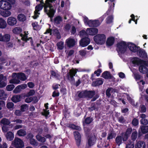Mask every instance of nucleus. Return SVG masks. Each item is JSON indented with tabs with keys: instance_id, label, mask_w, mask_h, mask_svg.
Instances as JSON below:
<instances>
[{
	"instance_id": "1",
	"label": "nucleus",
	"mask_w": 148,
	"mask_h": 148,
	"mask_svg": "<svg viewBox=\"0 0 148 148\" xmlns=\"http://www.w3.org/2000/svg\"><path fill=\"white\" fill-rule=\"evenodd\" d=\"M56 0H46L45 3H44L43 0H36L37 1H40V4L36 6L35 7L34 14L32 17L34 19H36L39 16L40 13L38 12L44 7L45 12L51 18H52L55 12V10L54 9L52 6V3Z\"/></svg>"
},
{
	"instance_id": "2",
	"label": "nucleus",
	"mask_w": 148,
	"mask_h": 148,
	"mask_svg": "<svg viewBox=\"0 0 148 148\" xmlns=\"http://www.w3.org/2000/svg\"><path fill=\"white\" fill-rule=\"evenodd\" d=\"M114 1V0H105V2L108 1V4H111V5L106 13L99 18L101 22H99L98 20H89L86 17L84 16V21L85 24L88 25L89 27H97L99 26L105 17L106 14L108 15L113 13L115 5L114 3H113Z\"/></svg>"
},
{
	"instance_id": "3",
	"label": "nucleus",
	"mask_w": 148,
	"mask_h": 148,
	"mask_svg": "<svg viewBox=\"0 0 148 148\" xmlns=\"http://www.w3.org/2000/svg\"><path fill=\"white\" fill-rule=\"evenodd\" d=\"M127 46L130 51L134 52H139V55L140 57H146L147 54L145 51L143 50L140 49L139 47H137L134 44L131 43H127Z\"/></svg>"
},
{
	"instance_id": "4",
	"label": "nucleus",
	"mask_w": 148,
	"mask_h": 148,
	"mask_svg": "<svg viewBox=\"0 0 148 148\" xmlns=\"http://www.w3.org/2000/svg\"><path fill=\"white\" fill-rule=\"evenodd\" d=\"M127 43L124 41H121L117 45L116 50L119 53H124L127 49Z\"/></svg>"
},
{
	"instance_id": "5",
	"label": "nucleus",
	"mask_w": 148,
	"mask_h": 148,
	"mask_svg": "<svg viewBox=\"0 0 148 148\" xmlns=\"http://www.w3.org/2000/svg\"><path fill=\"white\" fill-rule=\"evenodd\" d=\"M95 42L97 44L102 45L105 42L106 36L103 34H98L94 37Z\"/></svg>"
},
{
	"instance_id": "6",
	"label": "nucleus",
	"mask_w": 148,
	"mask_h": 148,
	"mask_svg": "<svg viewBox=\"0 0 148 148\" xmlns=\"http://www.w3.org/2000/svg\"><path fill=\"white\" fill-rule=\"evenodd\" d=\"M12 8V5L10 3L4 0L0 1V8L5 10H10Z\"/></svg>"
},
{
	"instance_id": "7",
	"label": "nucleus",
	"mask_w": 148,
	"mask_h": 148,
	"mask_svg": "<svg viewBox=\"0 0 148 148\" xmlns=\"http://www.w3.org/2000/svg\"><path fill=\"white\" fill-rule=\"evenodd\" d=\"M12 145L17 148H22L24 146L23 141L20 139L15 137L12 143Z\"/></svg>"
},
{
	"instance_id": "8",
	"label": "nucleus",
	"mask_w": 148,
	"mask_h": 148,
	"mask_svg": "<svg viewBox=\"0 0 148 148\" xmlns=\"http://www.w3.org/2000/svg\"><path fill=\"white\" fill-rule=\"evenodd\" d=\"M11 77L12 79L9 80L10 83L14 84H18L20 83V81L18 78L17 73H13Z\"/></svg>"
},
{
	"instance_id": "9",
	"label": "nucleus",
	"mask_w": 148,
	"mask_h": 148,
	"mask_svg": "<svg viewBox=\"0 0 148 148\" xmlns=\"http://www.w3.org/2000/svg\"><path fill=\"white\" fill-rule=\"evenodd\" d=\"M140 64L139 68V71L143 74L147 73L148 72V69L145 66L147 65L148 66V64H147L146 62L144 61Z\"/></svg>"
},
{
	"instance_id": "10",
	"label": "nucleus",
	"mask_w": 148,
	"mask_h": 148,
	"mask_svg": "<svg viewBox=\"0 0 148 148\" xmlns=\"http://www.w3.org/2000/svg\"><path fill=\"white\" fill-rule=\"evenodd\" d=\"M77 41V40H75L72 38H69L66 40L65 43L68 47H71L74 46Z\"/></svg>"
},
{
	"instance_id": "11",
	"label": "nucleus",
	"mask_w": 148,
	"mask_h": 148,
	"mask_svg": "<svg viewBox=\"0 0 148 148\" xmlns=\"http://www.w3.org/2000/svg\"><path fill=\"white\" fill-rule=\"evenodd\" d=\"M17 23L16 18L13 16H10L8 18L7 23L10 26H14Z\"/></svg>"
},
{
	"instance_id": "12",
	"label": "nucleus",
	"mask_w": 148,
	"mask_h": 148,
	"mask_svg": "<svg viewBox=\"0 0 148 148\" xmlns=\"http://www.w3.org/2000/svg\"><path fill=\"white\" fill-rule=\"evenodd\" d=\"M7 77L2 74L0 75V88L5 87L7 84Z\"/></svg>"
},
{
	"instance_id": "13",
	"label": "nucleus",
	"mask_w": 148,
	"mask_h": 148,
	"mask_svg": "<svg viewBox=\"0 0 148 148\" xmlns=\"http://www.w3.org/2000/svg\"><path fill=\"white\" fill-rule=\"evenodd\" d=\"M121 97L123 98L122 99H120V100H122V103L124 104H125V102L123 99L126 97L127 100L130 101V102L131 103V104L133 106H135L136 105L134 104V102L133 100H132V99L131 98V97H130L129 96H128L127 94L125 93H123L122 95V96ZM137 103H136V105H137Z\"/></svg>"
},
{
	"instance_id": "14",
	"label": "nucleus",
	"mask_w": 148,
	"mask_h": 148,
	"mask_svg": "<svg viewBox=\"0 0 148 148\" xmlns=\"http://www.w3.org/2000/svg\"><path fill=\"white\" fill-rule=\"evenodd\" d=\"M77 70H75L74 69L70 70L69 73L68 74V78L69 80L73 81L74 80L73 76L76 73Z\"/></svg>"
},
{
	"instance_id": "15",
	"label": "nucleus",
	"mask_w": 148,
	"mask_h": 148,
	"mask_svg": "<svg viewBox=\"0 0 148 148\" xmlns=\"http://www.w3.org/2000/svg\"><path fill=\"white\" fill-rule=\"evenodd\" d=\"M98 32V29L95 28H88L86 29V33L87 34L90 35H95Z\"/></svg>"
},
{
	"instance_id": "16",
	"label": "nucleus",
	"mask_w": 148,
	"mask_h": 148,
	"mask_svg": "<svg viewBox=\"0 0 148 148\" xmlns=\"http://www.w3.org/2000/svg\"><path fill=\"white\" fill-rule=\"evenodd\" d=\"M90 42V40L88 38H84L79 42L80 45L84 47L88 45Z\"/></svg>"
},
{
	"instance_id": "17",
	"label": "nucleus",
	"mask_w": 148,
	"mask_h": 148,
	"mask_svg": "<svg viewBox=\"0 0 148 148\" xmlns=\"http://www.w3.org/2000/svg\"><path fill=\"white\" fill-rule=\"evenodd\" d=\"M51 32V29H49L47 30V31L44 33V34L41 38L43 39L44 38L45 41L46 42L49 40L50 37L49 36L51 34L50 33Z\"/></svg>"
},
{
	"instance_id": "18",
	"label": "nucleus",
	"mask_w": 148,
	"mask_h": 148,
	"mask_svg": "<svg viewBox=\"0 0 148 148\" xmlns=\"http://www.w3.org/2000/svg\"><path fill=\"white\" fill-rule=\"evenodd\" d=\"M74 134L77 144L78 146H79L81 143V135L77 131H75L74 132Z\"/></svg>"
},
{
	"instance_id": "19",
	"label": "nucleus",
	"mask_w": 148,
	"mask_h": 148,
	"mask_svg": "<svg viewBox=\"0 0 148 148\" xmlns=\"http://www.w3.org/2000/svg\"><path fill=\"white\" fill-rule=\"evenodd\" d=\"M96 139V137L95 136H93L89 137L88 139V143L90 147L92 146L95 144Z\"/></svg>"
},
{
	"instance_id": "20",
	"label": "nucleus",
	"mask_w": 148,
	"mask_h": 148,
	"mask_svg": "<svg viewBox=\"0 0 148 148\" xmlns=\"http://www.w3.org/2000/svg\"><path fill=\"white\" fill-rule=\"evenodd\" d=\"M28 34V32H25L24 35L21 34L22 39L24 41H30L32 44V41L31 38H27V35Z\"/></svg>"
},
{
	"instance_id": "21",
	"label": "nucleus",
	"mask_w": 148,
	"mask_h": 148,
	"mask_svg": "<svg viewBox=\"0 0 148 148\" xmlns=\"http://www.w3.org/2000/svg\"><path fill=\"white\" fill-rule=\"evenodd\" d=\"M136 142L135 148H145V145L144 142L140 141H136Z\"/></svg>"
},
{
	"instance_id": "22",
	"label": "nucleus",
	"mask_w": 148,
	"mask_h": 148,
	"mask_svg": "<svg viewBox=\"0 0 148 148\" xmlns=\"http://www.w3.org/2000/svg\"><path fill=\"white\" fill-rule=\"evenodd\" d=\"M81 94H86V97L91 98L95 95V92L93 91H83V92L79 95L80 96Z\"/></svg>"
},
{
	"instance_id": "23",
	"label": "nucleus",
	"mask_w": 148,
	"mask_h": 148,
	"mask_svg": "<svg viewBox=\"0 0 148 148\" xmlns=\"http://www.w3.org/2000/svg\"><path fill=\"white\" fill-rule=\"evenodd\" d=\"M5 136L7 140L9 141L12 140L14 137V133L10 131L7 132L5 134Z\"/></svg>"
},
{
	"instance_id": "24",
	"label": "nucleus",
	"mask_w": 148,
	"mask_h": 148,
	"mask_svg": "<svg viewBox=\"0 0 148 148\" xmlns=\"http://www.w3.org/2000/svg\"><path fill=\"white\" fill-rule=\"evenodd\" d=\"M132 62L134 66L142 63L144 61H142L137 58H134L132 60Z\"/></svg>"
},
{
	"instance_id": "25",
	"label": "nucleus",
	"mask_w": 148,
	"mask_h": 148,
	"mask_svg": "<svg viewBox=\"0 0 148 148\" xmlns=\"http://www.w3.org/2000/svg\"><path fill=\"white\" fill-rule=\"evenodd\" d=\"M7 26V24L6 21L2 18H0V29L5 28Z\"/></svg>"
},
{
	"instance_id": "26",
	"label": "nucleus",
	"mask_w": 148,
	"mask_h": 148,
	"mask_svg": "<svg viewBox=\"0 0 148 148\" xmlns=\"http://www.w3.org/2000/svg\"><path fill=\"white\" fill-rule=\"evenodd\" d=\"M114 42V38L113 37H108L106 42V45L109 47L112 45Z\"/></svg>"
},
{
	"instance_id": "27",
	"label": "nucleus",
	"mask_w": 148,
	"mask_h": 148,
	"mask_svg": "<svg viewBox=\"0 0 148 148\" xmlns=\"http://www.w3.org/2000/svg\"><path fill=\"white\" fill-rule=\"evenodd\" d=\"M0 14L3 16L7 17L10 16L11 14V12L9 10L1 11L0 10Z\"/></svg>"
},
{
	"instance_id": "28",
	"label": "nucleus",
	"mask_w": 148,
	"mask_h": 148,
	"mask_svg": "<svg viewBox=\"0 0 148 148\" xmlns=\"http://www.w3.org/2000/svg\"><path fill=\"white\" fill-rule=\"evenodd\" d=\"M103 82V79L100 78H99L95 82H93L92 85L93 86H98L102 84Z\"/></svg>"
},
{
	"instance_id": "29",
	"label": "nucleus",
	"mask_w": 148,
	"mask_h": 148,
	"mask_svg": "<svg viewBox=\"0 0 148 148\" xmlns=\"http://www.w3.org/2000/svg\"><path fill=\"white\" fill-rule=\"evenodd\" d=\"M7 97V94L3 90H0V99H5Z\"/></svg>"
},
{
	"instance_id": "30",
	"label": "nucleus",
	"mask_w": 148,
	"mask_h": 148,
	"mask_svg": "<svg viewBox=\"0 0 148 148\" xmlns=\"http://www.w3.org/2000/svg\"><path fill=\"white\" fill-rule=\"evenodd\" d=\"M140 129L141 132L143 134L148 132V126L142 125L140 127Z\"/></svg>"
},
{
	"instance_id": "31",
	"label": "nucleus",
	"mask_w": 148,
	"mask_h": 148,
	"mask_svg": "<svg viewBox=\"0 0 148 148\" xmlns=\"http://www.w3.org/2000/svg\"><path fill=\"white\" fill-rule=\"evenodd\" d=\"M17 74H18V78L19 80L24 81L27 79L26 76L24 74L21 73H18Z\"/></svg>"
},
{
	"instance_id": "32",
	"label": "nucleus",
	"mask_w": 148,
	"mask_h": 148,
	"mask_svg": "<svg viewBox=\"0 0 148 148\" xmlns=\"http://www.w3.org/2000/svg\"><path fill=\"white\" fill-rule=\"evenodd\" d=\"M62 21V18L60 16L56 17L54 20L55 24L57 25L60 24Z\"/></svg>"
},
{
	"instance_id": "33",
	"label": "nucleus",
	"mask_w": 148,
	"mask_h": 148,
	"mask_svg": "<svg viewBox=\"0 0 148 148\" xmlns=\"http://www.w3.org/2000/svg\"><path fill=\"white\" fill-rule=\"evenodd\" d=\"M10 123V121L6 118L2 119L0 121L1 124L4 125H8Z\"/></svg>"
},
{
	"instance_id": "34",
	"label": "nucleus",
	"mask_w": 148,
	"mask_h": 148,
	"mask_svg": "<svg viewBox=\"0 0 148 148\" xmlns=\"http://www.w3.org/2000/svg\"><path fill=\"white\" fill-rule=\"evenodd\" d=\"M3 42H7L10 40V36L9 34H5L3 35Z\"/></svg>"
},
{
	"instance_id": "35",
	"label": "nucleus",
	"mask_w": 148,
	"mask_h": 148,
	"mask_svg": "<svg viewBox=\"0 0 148 148\" xmlns=\"http://www.w3.org/2000/svg\"><path fill=\"white\" fill-rule=\"evenodd\" d=\"M17 19L20 21H24L26 19L25 16L23 14H20L17 16Z\"/></svg>"
},
{
	"instance_id": "36",
	"label": "nucleus",
	"mask_w": 148,
	"mask_h": 148,
	"mask_svg": "<svg viewBox=\"0 0 148 148\" xmlns=\"http://www.w3.org/2000/svg\"><path fill=\"white\" fill-rule=\"evenodd\" d=\"M21 97L20 95H14L12 98V101L14 102H17L20 101Z\"/></svg>"
},
{
	"instance_id": "37",
	"label": "nucleus",
	"mask_w": 148,
	"mask_h": 148,
	"mask_svg": "<svg viewBox=\"0 0 148 148\" xmlns=\"http://www.w3.org/2000/svg\"><path fill=\"white\" fill-rule=\"evenodd\" d=\"M36 138L38 141L42 143H44L46 141L45 138L42 137L39 134H38L36 136Z\"/></svg>"
},
{
	"instance_id": "38",
	"label": "nucleus",
	"mask_w": 148,
	"mask_h": 148,
	"mask_svg": "<svg viewBox=\"0 0 148 148\" xmlns=\"http://www.w3.org/2000/svg\"><path fill=\"white\" fill-rule=\"evenodd\" d=\"M102 77L106 79H109L111 77L109 72L107 71H105L103 73L102 75Z\"/></svg>"
},
{
	"instance_id": "39",
	"label": "nucleus",
	"mask_w": 148,
	"mask_h": 148,
	"mask_svg": "<svg viewBox=\"0 0 148 148\" xmlns=\"http://www.w3.org/2000/svg\"><path fill=\"white\" fill-rule=\"evenodd\" d=\"M57 45L59 49L62 50L64 47V42L62 41L58 42L57 44Z\"/></svg>"
},
{
	"instance_id": "40",
	"label": "nucleus",
	"mask_w": 148,
	"mask_h": 148,
	"mask_svg": "<svg viewBox=\"0 0 148 148\" xmlns=\"http://www.w3.org/2000/svg\"><path fill=\"white\" fill-rule=\"evenodd\" d=\"M21 28L19 27H16L12 30L13 33L16 34H20L21 32Z\"/></svg>"
},
{
	"instance_id": "41",
	"label": "nucleus",
	"mask_w": 148,
	"mask_h": 148,
	"mask_svg": "<svg viewBox=\"0 0 148 148\" xmlns=\"http://www.w3.org/2000/svg\"><path fill=\"white\" fill-rule=\"evenodd\" d=\"M116 135V134L113 131H111L110 133L108 134V139H112L113 138L115 137Z\"/></svg>"
},
{
	"instance_id": "42",
	"label": "nucleus",
	"mask_w": 148,
	"mask_h": 148,
	"mask_svg": "<svg viewBox=\"0 0 148 148\" xmlns=\"http://www.w3.org/2000/svg\"><path fill=\"white\" fill-rule=\"evenodd\" d=\"M17 134L19 136H23L26 134V132L24 130L21 129L17 131Z\"/></svg>"
},
{
	"instance_id": "43",
	"label": "nucleus",
	"mask_w": 148,
	"mask_h": 148,
	"mask_svg": "<svg viewBox=\"0 0 148 148\" xmlns=\"http://www.w3.org/2000/svg\"><path fill=\"white\" fill-rule=\"evenodd\" d=\"M137 132L136 130H135L132 133L131 135L132 139L134 141L136 140L137 137Z\"/></svg>"
},
{
	"instance_id": "44",
	"label": "nucleus",
	"mask_w": 148,
	"mask_h": 148,
	"mask_svg": "<svg viewBox=\"0 0 148 148\" xmlns=\"http://www.w3.org/2000/svg\"><path fill=\"white\" fill-rule=\"evenodd\" d=\"M113 16H109L106 19V22L107 23H110L113 22Z\"/></svg>"
},
{
	"instance_id": "45",
	"label": "nucleus",
	"mask_w": 148,
	"mask_h": 148,
	"mask_svg": "<svg viewBox=\"0 0 148 148\" xmlns=\"http://www.w3.org/2000/svg\"><path fill=\"white\" fill-rule=\"evenodd\" d=\"M48 103H46V104H45V106L46 108V110H44V112H43V113L46 116H47L49 114V112L48 110H47L48 109Z\"/></svg>"
},
{
	"instance_id": "46",
	"label": "nucleus",
	"mask_w": 148,
	"mask_h": 148,
	"mask_svg": "<svg viewBox=\"0 0 148 148\" xmlns=\"http://www.w3.org/2000/svg\"><path fill=\"white\" fill-rule=\"evenodd\" d=\"M35 93V92L34 90H31L27 93L24 96V97H25L32 96Z\"/></svg>"
},
{
	"instance_id": "47",
	"label": "nucleus",
	"mask_w": 148,
	"mask_h": 148,
	"mask_svg": "<svg viewBox=\"0 0 148 148\" xmlns=\"http://www.w3.org/2000/svg\"><path fill=\"white\" fill-rule=\"evenodd\" d=\"M116 141L118 145H119L122 142V138L121 136H118L116 139Z\"/></svg>"
},
{
	"instance_id": "48",
	"label": "nucleus",
	"mask_w": 148,
	"mask_h": 148,
	"mask_svg": "<svg viewBox=\"0 0 148 148\" xmlns=\"http://www.w3.org/2000/svg\"><path fill=\"white\" fill-rule=\"evenodd\" d=\"M21 110L22 112H24L28 109V106L27 104H24L21 106Z\"/></svg>"
},
{
	"instance_id": "49",
	"label": "nucleus",
	"mask_w": 148,
	"mask_h": 148,
	"mask_svg": "<svg viewBox=\"0 0 148 148\" xmlns=\"http://www.w3.org/2000/svg\"><path fill=\"white\" fill-rule=\"evenodd\" d=\"M114 90L113 88H109L106 91V94L107 96L109 97Z\"/></svg>"
},
{
	"instance_id": "50",
	"label": "nucleus",
	"mask_w": 148,
	"mask_h": 148,
	"mask_svg": "<svg viewBox=\"0 0 148 148\" xmlns=\"http://www.w3.org/2000/svg\"><path fill=\"white\" fill-rule=\"evenodd\" d=\"M14 87L15 86L14 85L10 84L7 86L6 89L8 91H11L14 88Z\"/></svg>"
},
{
	"instance_id": "51",
	"label": "nucleus",
	"mask_w": 148,
	"mask_h": 148,
	"mask_svg": "<svg viewBox=\"0 0 148 148\" xmlns=\"http://www.w3.org/2000/svg\"><path fill=\"white\" fill-rule=\"evenodd\" d=\"M32 26L34 30H38L39 29V26H38V23L35 22L32 24Z\"/></svg>"
},
{
	"instance_id": "52",
	"label": "nucleus",
	"mask_w": 148,
	"mask_h": 148,
	"mask_svg": "<svg viewBox=\"0 0 148 148\" xmlns=\"http://www.w3.org/2000/svg\"><path fill=\"white\" fill-rule=\"evenodd\" d=\"M134 143L133 142H130L126 146V148H134Z\"/></svg>"
},
{
	"instance_id": "53",
	"label": "nucleus",
	"mask_w": 148,
	"mask_h": 148,
	"mask_svg": "<svg viewBox=\"0 0 148 148\" xmlns=\"http://www.w3.org/2000/svg\"><path fill=\"white\" fill-rule=\"evenodd\" d=\"M69 127L72 129H76L77 130H80L81 129L80 127L75 126L74 125L71 124L69 125Z\"/></svg>"
},
{
	"instance_id": "54",
	"label": "nucleus",
	"mask_w": 148,
	"mask_h": 148,
	"mask_svg": "<svg viewBox=\"0 0 148 148\" xmlns=\"http://www.w3.org/2000/svg\"><path fill=\"white\" fill-rule=\"evenodd\" d=\"M86 53V51L85 50H81L79 51V54L82 57L84 56Z\"/></svg>"
},
{
	"instance_id": "55",
	"label": "nucleus",
	"mask_w": 148,
	"mask_h": 148,
	"mask_svg": "<svg viewBox=\"0 0 148 148\" xmlns=\"http://www.w3.org/2000/svg\"><path fill=\"white\" fill-rule=\"evenodd\" d=\"M86 35H87L86 33V31L85 32L84 30H81L79 32V35L82 37L86 36Z\"/></svg>"
},
{
	"instance_id": "56",
	"label": "nucleus",
	"mask_w": 148,
	"mask_h": 148,
	"mask_svg": "<svg viewBox=\"0 0 148 148\" xmlns=\"http://www.w3.org/2000/svg\"><path fill=\"white\" fill-rule=\"evenodd\" d=\"M51 73L52 75L56 78L58 79L60 77V75L58 73H56L53 71H52Z\"/></svg>"
},
{
	"instance_id": "57",
	"label": "nucleus",
	"mask_w": 148,
	"mask_h": 148,
	"mask_svg": "<svg viewBox=\"0 0 148 148\" xmlns=\"http://www.w3.org/2000/svg\"><path fill=\"white\" fill-rule=\"evenodd\" d=\"M21 90L19 85L17 86L13 91V92L15 93H17Z\"/></svg>"
},
{
	"instance_id": "58",
	"label": "nucleus",
	"mask_w": 148,
	"mask_h": 148,
	"mask_svg": "<svg viewBox=\"0 0 148 148\" xmlns=\"http://www.w3.org/2000/svg\"><path fill=\"white\" fill-rule=\"evenodd\" d=\"M30 143L33 145L37 146V143L36 140L33 139H30Z\"/></svg>"
},
{
	"instance_id": "59",
	"label": "nucleus",
	"mask_w": 148,
	"mask_h": 148,
	"mask_svg": "<svg viewBox=\"0 0 148 148\" xmlns=\"http://www.w3.org/2000/svg\"><path fill=\"white\" fill-rule=\"evenodd\" d=\"M140 122L141 124L143 125H147L148 123V121L145 119H141Z\"/></svg>"
},
{
	"instance_id": "60",
	"label": "nucleus",
	"mask_w": 148,
	"mask_h": 148,
	"mask_svg": "<svg viewBox=\"0 0 148 148\" xmlns=\"http://www.w3.org/2000/svg\"><path fill=\"white\" fill-rule=\"evenodd\" d=\"M27 85L28 87L30 88H33L35 86V84L32 82H28Z\"/></svg>"
},
{
	"instance_id": "61",
	"label": "nucleus",
	"mask_w": 148,
	"mask_h": 148,
	"mask_svg": "<svg viewBox=\"0 0 148 148\" xmlns=\"http://www.w3.org/2000/svg\"><path fill=\"white\" fill-rule=\"evenodd\" d=\"M131 71L133 72L134 74V75L135 77L136 80H138L140 79L141 77L140 75L136 74L133 71L131 70Z\"/></svg>"
},
{
	"instance_id": "62",
	"label": "nucleus",
	"mask_w": 148,
	"mask_h": 148,
	"mask_svg": "<svg viewBox=\"0 0 148 148\" xmlns=\"http://www.w3.org/2000/svg\"><path fill=\"white\" fill-rule=\"evenodd\" d=\"M132 123L134 125L136 126L138 124V121L137 119L135 118L133 120Z\"/></svg>"
},
{
	"instance_id": "63",
	"label": "nucleus",
	"mask_w": 148,
	"mask_h": 148,
	"mask_svg": "<svg viewBox=\"0 0 148 148\" xmlns=\"http://www.w3.org/2000/svg\"><path fill=\"white\" fill-rule=\"evenodd\" d=\"M6 106L7 108L10 109L13 108L14 106V104L12 102H9L7 103Z\"/></svg>"
},
{
	"instance_id": "64",
	"label": "nucleus",
	"mask_w": 148,
	"mask_h": 148,
	"mask_svg": "<svg viewBox=\"0 0 148 148\" xmlns=\"http://www.w3.org/2000/svg\"><path fill=\"white\" fill-rule=\"evenodd\" d=\"M132 128H128L127 130V131L125 134H126L127 135H128V136H129L130 135L132 131Z\"/></svg>"
}]
</instances>
